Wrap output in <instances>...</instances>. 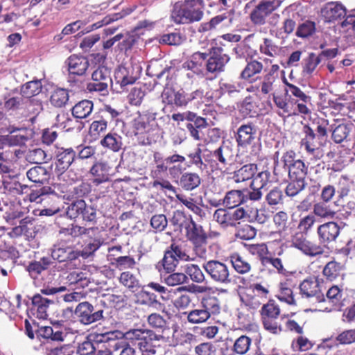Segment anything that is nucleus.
Here are the masks:
<instances>
[{
    "label": "nucleus",
    "instance_id": "nucleus-1",
    "mask_svg": "<svg viewBox=\"0 0 355 355\" xmlns=\"http://www.w3.org/2000/svg\"><path fill=\"white\" fill-rule=\"evenodd\" d=\"M205 53L196 52L192 55V60L188 63V69H193L195 67L194 61L199 60H206L205 68L208 73L218 74L225 70V65L230 61V56L225 53L224 49L220 46H213L209 49V57Z\"/></svg>",
    "mask_w": 355,
    "mask_h": 355
},
{
    "label": "nucleus",
    "instance_id": "nucleus-2",
    "mask_svg": "<svg viewBox=\"0 0 355 355\" xmlns=\"http://www.w3.org/2000/svg\"><path fill=\"white\" fill-rule=\"evenodd\" d=\"M203 0H184L182 9L174 10L171 17L177 24H187L200 21L203 16Z\"/></svg>",
    "mask_w": 355,
    "mask_h": 355
},
{
    "label": "nucleus",
    "instance_id": "nucleus-3",
    "mask_svg": "<svg viewBox=\"0 0 355 355\" xmlns=\"http://www.w3.org/2000/svg\"><path fill=\"white\" fill-rule=\"evenodd\" d=\"M125 337L130 340L137 342L139 349L143 352L151 354L156 353L154 341H157V334L150 329H134L128 331Z\"/></svg>",
    "mask_w": 355,
    "mask_h": 355
},
{
    "label": "nucleus",
    "instance_id": "nucleus-4",
    "mask_svg": "<svg viewBox=\"0 0 355 355\" xmlns=\"http://www.w3.org/2000/svg\"><path fill=\"white\" fill-rule=\"evenodd\" d=\"M202 268L215 283L227 285L232 283L229 266L224 262L218 260H209L205 262Z\"/></svg>",
    "mask_w": 355,
    "mask_h": 355
},
{
    "label": "nucleus",
    "instance_id": "nucleus-5",
    "mask_svg": "<svg viewBox=\"0 0 355 355\" xmlns=\"http://www.w3.org/2000/svg\"><path fill=\"white\" fill-rule=\"evenodd\" d=\"M247 211L243 207L236 209L218 208L213 215L214 220L223 228L234 227L239 220L246 218Z\"/></svg>",
    "mask_w": 355,
    "mask_h": 355
},
{
    "label": "nucleus",
    "instance_id": "nucleus-6",
    "mask_svg": "<svg viewBox=\"0 0 355 355\" xmlns=\"http://www.w3.org/2000/svg\"><path fill=\"white\" fill-rule=\"evenodd\" d=\"M280 0H265L261 1L250 12V18L256 26H262L266 23L268 16L280 6Z\"/></svg>",
    "mask_w": 355,
    "mask_h": 355
},
{
    "label": "nucleus",
    "instance_id": "nucleus-7",
    "mask_svg": "<svg viewBox=\"0 0 355 355\" xmlns=\"http://www.w3.org/2000/svg\"><path fill=\"white\" fill-rule=\"evenodd\" d=\"M141 67L137 64H130L120 66L115 71L114 79L121 89H125V87L132 85L140 77Z\"/></svg>",
    "mask_w": 355,
    "mask_h": 355
},
{
    "label": "nucleus",
    "instance_id": "nucleus-8",
    "mask_svg": "<svg viewBox=\"0 0 355 355\" xmlns=\"http://www.w3.org/2000/svg\"><path fill=\"white\" fill-rule=\"evenodd\" d=\"M103 310L96 309L88 302L79 303L75 309L78 320L84 325H89L103 318Z\"/></svg>",
    "mask_w": 355,
    "mask_h": 355
},
{
    "label": "nucleus",
    "instance_id": "nucleus-9",
    "mask_svg": "<svg viewBox=\"0 0 355 355\" xmlns=\"http://www.w3.org/2000/svg\"><path fill=\"white\" fill-rule=\"evenodd\" d=\"M191 227L187 232V236L193 245V250L199 257H204L207 253L206 245L207 236L201 225L191 221Z\"/></svg>",
    "mask_w": 355,
    "mask_h": 355
},
{
    "label": "nucleus",
    "instance_id": "nucleus-10",
    "mask_svg": "<svg viewBox=\"0 0 355 355\" xmlns=\"http://www.w3.org/2000/svg\"><path fill=\"white\" fill-rule=\"evenodd\" d=\"M55 172L62 175L71 165L76 157V152L71 147L55 146Z\"/></svg>",
    "mask_w": 355,
    "mask_h": 355
},
{
    "label": "nucleus",
    "instance_id": "nucleus-11",
    "mask_svg": "<svg viewBox=\"0 0 355 355\" xmlns=\"http://www.w3.org/2000/svg\"><path fill=\"white\" fill-rule=\"evenodd\" d=\"M81 255L82 252L74 250L72 247L65 244H55L51 248V259L53 261H58L59 263L66 262L65 266L71 264L73 261L76 260Z\"/></svg>",
    "mask_w": 355,
    "mask_h": 355
},
{
    "label": "nucleus",
    "instance_id": "nucleus-12",
    "mask_svg": "<svg viewBox=\"0 0 355 355\" xmlns=\"http://www.w3.org/2000/svg\"><path fill=\"white\" fill-rule=\"evenodd\" d=\"M291 246L300 250L304 254L315 257L322 252L321 248L306 239L305 233L296 232L291 237Z\"/></svg>",
    "mask_w": 355,
    "mask_h": 355
},
{
    "label": "nucleus",
    "instance_id": "nucleus-13",
    "mask_svg": "<svg viewBox=\"0 0 355 355\" xmlns=\"http://www.w3.org/2000/svg\"><path fill=\"white\" fill-rule=\"evenodd\" d=\"M92 83L88 85L90 91L105 92L108 85L112 83L110 70L105 66H99L92 75Z\"/></svg>",
    "mask_w": 355,
    "mask_h": 355
},
{
    "label": "nucleus",
    "instance_id": "nucleus-14",
    "mask_svg": "<svg viewBox=\"0 0 355 355\" xmlns=\"http://www.w3.org/2000/svg\"><path fill=\"white\" fill-rule=\"evenodd\" d=\"M211 154L217 168L223 173H229L227 166L234 162L233 149L227 145H221Z\"/></svg>",
    "mask_w": 355,
    "mask_h": 355
},
{
    "label": "nucleus",
    "instance_id": "nucleus-15",
    "mask_svg": "<svg viewBox=\"0 0 355 355\" xmlns=\"http://www.w3.org/2000/svg\"><path fill=\"white\" fill-rule=\"evenodd\" d=\"M300 294L303 297L315 298L318 302H323L324 297L321 292L320 283L316 277H312L304 279L300 285Z\"/></svg>",
    "mask_w": 355,
    "mask_h": 355
},
{
    "label": "nucleus",
    "instance_id": "nucleus-16",
    "mask_svg": "<svg viewBox=\"0 0 355 355\" xmlns=\"http://www.w3.org/2000/svg\"><path fill=\"white\" fill-rule=\"evenodd\" d=\"M257 127L252 123L242 124L238 129L236 141L239 146L245 147L250 145L257 137Z\"/></svg>",
    "mask_w": 355,
    "mask_h": 355
},
{
    "label": "nucleus",
    "instance_id": "nucleus-17",
    "mask_svg": "<svg viewBox=\"0 0 355 355\" xmlns=\"http://www.w3.org/2000/svg\"><path fill=\"white\" fill-rule=\"evenodd\" d=\"M114 332L96 334L94 341H96L98 346L96 348L94 355H112L111 346L114 345L115 338Z\"/></svg>",
    "mask_w": 355,
    "mask_h": 355
},
{
    "label": "nucleus",
    "instance_id": "nucleus-18",
    "mask_svg": "<svg viewBox=\"0 0 355 355\" xmlns=\"http://www.w3.org/2000/svg\"><path fill=\"white\" fill-rule=\"evenodd\" d=\"M70 73L82 76L89 67V62L85 57L71 55L66 61Z\"/></svg>",
    "mask_w": 355,
    "mask_h": 355
},
{
    "label": "nucleus",
    "instance_id": "nucleus-19",
    "mask_svg": "<svg viewBox=\"0 0 355 355\" xmlns=\"http://www.w3.org/2000/svg\"><path fill=\"white\" fill-rule=\"evenodd\" d=\"M273 101L279 108L278 115L282 117L291 116L297 114L295 108L293 107V102L287 96L273 95Z\"/></svg>",
    "mask_w": 355,
    "mask_h": 355
},
{
    "label": "nucleus",
    "instance_id": "nucleus-20",
    "mask_svg": "<svg viewBox=\"0 0 355 355\" xmlns=\"http://www.w3.org/2000/svg\"><path fill=\"white\" fill-rule=\"evenodd\" d=\"M53 304V300L43 297L41 294H35L32 297L33 311L39 319H46L48 317V309L50 304Z\"/></svg>",
    "mask_w": 355,
    "mask_h": 355
},
{
    "label": "nucleus",
    "instance_id": "nucleus-21",
    "mask_svg": "<svg viewBox=\"0 0 355 355\" xmlns=\"http://www.w3.org/2000/svg\"><path fill=\"white\" fill-rule=\"evenodd\" d=\"M186 159L184 156L173 154L165 158V162L168 167V173L173 178H178L183 174L185 167L183 166Z\"/></svg>",
    "mask_w": 355,
    "mask_h": 355
},
{
    "label": "nucleus",
    "instance_id": "nucleus-22",
    "mask_svg": "<svg viewBox=\"0 0 355 355\" xmlns=\"http://www.w3.org/2000/svg\"><path fill=\"white\" fill-rule=\"evenodd\" d=\"M53 263L50 257H43L39 261L30 262L26 270L32 278L37 279L43 271L47 270Z\"/></svg>",
    "mask_w": 355,
    "mask_h": 355
},
{
    "label": "nucleus",
    "instance_id": "nucleus-23",
    "mask_svg": "<svg viewBox=\"0 0 355 355\" xmlns=\"http://www.w3.org/2000/svg\"><path fill=\"white\" fill-rule=\"evenodd\" d=\"M304 137L301 140L302 146H304L306 150L310 153H313L318 149V137L314 130L309 125H304L302 129Z\"/></svg>",
    "mask_w": 355,
    "mask_h": 355
},
{
    "label": "nucleus",
    "instance_id": "nucleus-24",
    "mask_svg": "<svg viewBox=\"0 0 355 355\" xmlns=\"http://www.w3.org/2000/svg\"><path fill=\"white\" fill-rule=\"evenodd\" d=\"M178 184L184 190L191 191L200 185L201 178L196 173L186 172L182 174Z\"/></svg>",
    "mask_w": 355,
    "mask_h": 355
},
{
    "label": "nucleus",
    "instance_id": "nucleus-25",
    "mask_svg": "<svg viewBox=\"0 0 355 355\" xmlns=\"http://www.w3.org/2000/svg\"><path fill=\"white\" fill-rule=\"evenodd\" d=\"M350 150L344 145L334 146V171H341L350 159Z\"/></svg>",
    "mask_w": 355,
    "mask_h": 355
},
{
    "label": "nucleus",
    "instance_id": "nucleus-26",
    "mask_svg": "<svg viewBox=\"0 0 355 355\" xmlns=\"http://www.w3.org/2000/svg\"><path fill=\"white\" fill-rule=\"evenodd\" d=\"M26 176L31 182L43 184L48 182L51 178V173L45 167L35 166L26 172Z\"/></svg>",
    "mask_w": 355,
    "mask_h": 355
},
{
    "label": "nucleus",
    "instance_id": "nucleus-27",
    "mask_svg": "<svg viewBox=\"0 0 355 355\" xmlns=\"http://www.w3.org/2000/svg\"><path fill=\"white\" fill-rule=\"evenodd\" d=\"M56 329L55 327L54 329L50 326H41L37 327L35 333L39 338H42L54 341H62L64 338L66 337V334Z\"/></svg>",
    "mask_w": 355,
    "mask_h": 355
},
{
    "label": "nucleus",
    "instance_id": "nucleus-28",
    "mask_svg": "<svg viewBox=\"0 0 355 355\" xmlns=\"http://www.w3.org/2000/svg\"><path fill=\"white\" fill-rule=\"evenodd\" d=\"M100 144L113 152H119L123 147L122 137L116 132H110L104 135Z\"/></svg>",
    "mask_w": 355,
    "mask_h": 355
},
{
    "label": "nucleus",
    "instance_id": "nucleus-29",
    "mask_svg": "<svg viewBox=\"0 0 355 355\" xmlns=\"http://www.w3.org/2000/svg\"><path fill=\"white\" fill-rule=\"evenodd\" d=\"M66 279L69 285L74 286L76 288H84L90 283L88 273L83 271H72L68 274Z\"/></svg>",
    "mask_w": 355,
    "mask_h": 355
},
{
    "label": "nucleus",
    "instance_id": "nucleus-30",
    "mask_svg": "<svg viewBox=\"0 0 355 355\" xmlns=\"http://www.w3.org/2000/svg\"><path fill=\"white\" fill-rule=\"evenodd\" d=\"M94 104L89 100H83L77 103L71 109L74 118L83 119L89 116L93 110Z\"/></svg>",
    "mask_w": 355,
    "mask_h": 355
},
{
    "label": "nucleus",
    "instance_id": "nucleus-31",
    "mask_svg": "<svg viewBox=\"0 0 355 355\" xmlns=\"http://www.w3.org/2000/svg\"><path fill=\"white\" fill-rule=\"evenodd\" d=\"M257 171V165L254 164H248L243 166L239 169L235 171L232 177V180L240 183L252 178Z\"/></svg>",
    "mask_w": 355,
    "mask_h": 355
},
{
    "label": "nucleus",
    "instance_id": "nucleus-32",
    "mask_svg": "<svg viewBox=\"0 0 355 355\" xmlns=\"http://www.w3.org/2000/svg\"><path fill=\"white\" fill-rule=\"evenodd\" d=\"M243 202H248V201H245L243 192L241 190H231L226 193L223 198V204L231 209H234Z\"/></svg>",
    "mask_w": 355,
    "mask_h": 355
},
{
    "label": "nucleus",
    "instance_id": "nucleus-33",
    "mask_svg": "<svg viewBox=\"0 0 355 355\" xmlns=\"http://www.w3.org/2000/svg\"><path fill=\"white\" fill-rule=\"evenodd\" d=\"M200 307H202L206 311L207 315H216L220 313V300L214 296H207L202 297L200 302Z\"/></svg>",
    "mask_w": 355,
    "mask_h": 355
},
{
    "label": "nucleus",
    "instance_id": "nucleus-34",
    "mask_svg": "<svg viewBox=\"0 0 355 355\" xmlns=\"http://www.w3.org/2000/svg\"><path fill=\"white\" fill-rule=\"evenodd\" d=\"M94 176L93 183L98 185L109 180V174L107 165L104 163H96L90 169Z\"/></svg>",
    "mask_w": 355,
    "mask_h": 355
},
{
    "label": "nucleus",
    "instance_id": "nucleus-35",
    "mask_svg": "<svg viewBox=\"0 0 355 355\" xmlns=\"http://www.w3.org/2000/svg\"><path fill=\"white\" fill-rule=\"evenodd\" d=\"M279 292L277 295L278 300L289 305H296V300L291 285L288 282H282L279 284Z\"/></svg>",
    "mask_w": 355,
    "mask_h": 355
},
{
    "label": "nucleus",
    "instance_id": "nucleus-36",
    "mask_svg": "<svg viewBox=\"0 0 355 355\" xmlns=\"http://www.w3.org/2000/svg\"><path fill=\"white\" fill-rule=\"evenodd\" d=\"M334 311H342L343 308L347 307L350 304V297L347 290L339 288L334 285Z\"/></svg>",
    "mask_w": 355,
    "mask_h": 355
},
{
    "label": "nucleus",
    "instance_id": "nucleus-37",
    "mask_svg": "<svg viewBox=\"0 0 355 355\" xmlns=\"http://www.w3.org/2000/svg\"><path fill=\"white\" fill-rule=\"evenodd\" d=\"M287 171L290 180H300L305 181L307 174V168L304 163L300 159H297Z\"/></svg>",
    "mask_w": 355,
    "mask_h": 355
},
{
    "label": "nucleus",
    "instance_id": "nucleus-38",
    "mask_svg": "<svg viewBox=\"0 0 355 355\" xmlns=\"http://www.w3.org/2000/svg\"><path fill=\"white\" fill-rule=\"evenodd\" d=\"M333 222L329 221L320 225L318 228L320 242L327 248H330L329 245L333 241Z\"/></svg>",
    "mask_w": 355,
    "mask_h": 355
},
{
    "label": "nucleus",
    "instance_id": "nucleus-39",
    "mask_svg": "<svg viewBox=\"0 0 355 355\" xmlns=\"http://www.w3.org/2000/svg\"><path fill=\"white\" fill-rule=\"evenodd\" d=\"M231 263L234 270L240 274H245L251 270L250 263L241 255L234 253L230 257Z\"/></svg>",
    "mask_w": 355,
    "mask_h": 355
},
{
    "label": "nucleus",
    "instance_id": "nucleus-40",
    "mask_svg": "<svg viewBox=\"0 0 355 355\" xmlns=\"http://www.w3.org/2000/svg\"><path fill=\"white\" fill-rule=\"evenodd\" d=\"M184 273L192 282L202 284L206 282V278L200 267L196 264H187L184 267Z\"/></svg>",
    "mask_w": 355,
    "mask_h": 355
},
{
    "label": "nucleus",
    "instance_id": "nucleus-41",
    "mask_svg": "<svg viewBox=\"0 0 355 355\" xmlns=\"http://www.w3.org/2000/svg\"><path fill=\"white\" fill-rule=\"evenodd\" d=\"M107 128V121L101 118L94 121L89 126V134L91 137L97 139L104 135Z\"/></svg>",
    "mask_w": 355,
    "mask_h": 355
},
{
    "label": "nucleus",
    "instance_id": "nucleus-42",
    "mask_svg": "<svg viewBox=\"0 0 355 355\" xmlns=\"http://www.w3.org/2000/svg\"><path fill=\"white\" fill-rule=\"evenodd\" d=\"M184 314L187 315V321L193 324L204 323L210 318V317L207 315L206 311L200 306L198 309L184 312Z\"/></svg>",
    "mask_w": 355,
    "mask_h": 355
},
{
    "label": "nucleus",
    "instance_id": "nucleus-43",
    "mask_svg": "<svg viewBox=\"0 0 355 355\" xmlns=\"http://www.w3.org/2000/svg\"><path fill=\"white\" fill-rule=\"evenodd\" d=\"M315 32V23L310 20H306L298 25L295 35L298 37L307 39L313 36Z\"/></svg>",
    "mask_w": 355,
    "mask_h": 355
},
{
    "label": "nucleus",
    "instance_id": "nucleus-44",
    "mask_svg": "<svg viewBox=\"0 0 355 355\" xmlns=\"http://www.w3.org/2000/svg\"><path fill=\"white\" fill-rule=\"evenodd\" d=\"M112 355H137L136 350L127 342L115 338L114 345L111 346Z\"/></svg>",
    "mask_w": 355,
    "mask_h": 355
},
{
    "label": "nucleus",
    "instance_id": "nucleus-45",
    "mask_svg": "<svg viewBox=\"0 0 355 355\" xmlns=\"http://www.w3.org/2000/svg\"><path fill=\"white\" fill-rule=\"evenodd\" d=\"M156 117L155 113H144L134 120V127L137 130V133H143L148 127L150 120H155Z\"/></svg>",
    "mask_w": 355,
    "mask_h": 355
},
{
    "label": "nucleus",
    "instance_id": "nucleus-46",
    "mask_svg": "<svg viewBox=\"0 0 355 355\" xmlns=\"http://www.w3.org/2000/svg\"><path fill=\"white\" fill-rule=\"evenodd\" d=\"M96 334H91L89 336L87 340H85L82 343L79 344L77 348V354L79 355H91L92 354H94L96 351V348L99 347L98 343L96 341H94L92 339H94V337Z\"/></svg>",
    "mask_w": 355,
    "mask_h": 355
},
{
    "label": "nucleus",
    "instance_id": "nucleus-47",
    "mask_svg": "<svg viewBox=\"0 0 355 355\" xmlns=\"http://www.w3.org/2000/svg\"><path fill=\"white\" fill-rule=\"evenodd\" d=\"M69 101V93L65 89L58 88L55 89L51 96V103L56 107H62Z\"/></svg>",
    "mask_w": 355,
    "mask_h": 355
},
{
    "label": "nucleus",
    "instance_id": "nucleus-48",
    "mask_svg": "<svg viewBox=\"0 0 355 355\" xmlns=\"http://www.w3.org/2000/svg\"><path fill=\"white\" fill-rule=\"evenodd\" d=\"M164 283L169 286H176L187 284L189 277L184 272H170L164 277Z\"/></svg>",
    "mask_w": 355,
    "mask_h": 355
},
{
    "label": "nucleus",
    "instance_id": "nucleus-49",
    "mask_svg": "<svg viewBox=\"0 0 355 355\" xmlns=\"http://www.w3.org/2000/svg\"><path fill=\"white\" fill-rule=\"evenodd\" d=\"M349 132L347 124L334 119V143L340 144L345 141Z\"/></svg>",
    "mask_w": 355,
    "mask_h": 355
},
{
    "label": "nucleus",
    "instance_id": "nucleus-50",
    "mask_svg": "<svg viewBox=\"0 0 355 355\" xmlns=\"http://www.w3.org/2000/svg\"><path fill=\"white\" fill-rule=\"evenodd\" d=\"M270 173L268 171L259 173L257 175L253 178L250 187L259 188L265 191H267L268 185L270 184Z\"/></svg>",
    "mask_w": 355,
    "mask_h": 355
},
{
    "label": "nucleus",
    "instance_id": "nucleus-51",
    "mask_svg": "<svg viewBox=\"0 0 355 355\" xmlns=\"http://www.w3.org/2000/svg\"><path fill=\"white\" fill-rule=\"evenodd\" d=\"M313 212L317 216L324 219L333 218V208L331 203L320 202L313 207Z\"/></svg>",
    "mask_w": 355,
    "mask_h": 355
},
{
    "label": "nucleus",
    "instance_id": "nucleus-52",
    "mask_svg": "<svg viewBox=\"0 0 355 355\" xmlns=\"http://www.w3.org/2000/svg\"><path fill=\"white\" fill-rule=\"evenodd\" d=\"M42 83L40 80H33L22 85L21 92L26 98L35 96L42 91Z\"/></svg>",
    "mask_w": 355,
    "mask_h": 355
},
{
    "label": "nucleus",
    "instance_id": "nucleus-53",
    "mask_svg": "<svg viewBox=\"0 0 355 355\" xmlns=\"http://www.w3.org/2000/svg\"><path fill=\"white\" fill-rule=\"evenodd\" d=\"M263 69L261 62L257 60H252L247 64L241 73V78L248 80L257 73H259Z\"/></svg>",
    "mask_w": 355,
    "mask_h": 355
},
{
    "label": "nucleus",
    "instance_id": "nucleus-54",
    "mask_svg": "<svg viewBox=\"0 0 355 355\" xmlns=\"http://www.w3.org/2000/svg\"><path fill=\"white\" fill-rule=\"evenodd\" d=\"M251 338L247 336H241L238 338L234 344V351L239 354H245L248 352L251 345Z\"/></svg>",
    "mask_w": 355,
    "mask_h": 355
},
{
    "label": "nucleus",
    "instance_id": "nucleus-55",
    "mask_svg": "<svg viewBox=\"0 0 355 355\" xmlns=\"http://www.w3.org/2000/svg\"><path fill=\"white\" fill-rule=\"evenodd\" d=\"M161 334H157V341L162 340L170 344H174V336L177 332V327L173 326L172 328L165 324L164 327H161Z\"/></svg>",
    "mask_w": 355,
    "mask_h": 355
},
{
    "label": "nucleus",
    "instance_id": "nucleus-56",
    "mask_svg": "<svg viewBox=\"0 0 355 355\" xmlns=\"http://www.w3.org/2000/svg\"><path fill=\"white\" fill-rule=\"evenodd\" d=\"M119 282L123 286L132 290H137L139 287V282L130 272H123L119 277Z\"/></svg>",
    "mask_w": 355,
    "mask_h": 355
},
{
    "label": "nucleus",
    "instance_id": "nucleus-57",
    "mask_svg": "<svg viewBox=\"0 0 355 355\" xmlns=\"http://www.w3.org/2000/svg\"><path fill=\"white\" fill-rule=\"evenodd\" d=\"M162 263L163 268L166 271V272L170 273L175 271V268H177L179 263V261L167 250L164 253V257L162 260Z\"/></svg>",
    "mask_w": 355,
    "mask_h": 355
},
{
    "label": "nucleus",
    "instance_id": "nucleus-58",
    "mask_svg": "<svg viewBox=\"0 0 355 355\" xmlns=\"http://www.w3.org/2000/svg\"><path fill=\"white\" fill-rule=\"evenodd\" d=\"M320 62V59L315 53H309L308 57L303 60V73L311 74Z\"/></svg>",
    "mask_w": 355,
    "mask_h": 355
},
{
    "label": "nucleus",
    "instance_id": "nucleus-59",
    "mask_svg": "<svg viewBox=\"0 0 355 355\" xmlns=\"http://www.w3.org/2000/svg\"><path fill=\"white\" fill-rule=\"evenodd\" d=\"M283 191L278 187L271 189L266 196V200L270 206L283 203Z\"/></svg>",
    "mask_w": 355,
    "mask_h": 355
},
{
    "label": "nucleus",
    "instance_id": "nucleus-60",
    "mask_svg": "<svg viewBox=\"0 0 355 355\" xmlns=\"http://www.w3.org/2000/svg\"><path fill=\"white\" fill-rule=\"evenodd\" d=\"M291 182L287 185L285 192L288 196L293 197L302 191L306 186L304 180H290Z\"/></svg>",
    "mask_w": 355,
    "mask_h": 355
},
{
    "label": "nucleus",
    "instance_id": "nucleus-61",
    "mask_svg": "<svg viewBox=\"0 0 355 355\" xmlns=\"http://www.w3.org/2000/svg\"><path fill=\"white\" fill-rule=\"evenodd\" d=\"M114 264L120 270L132 269L136 265L135 259L130 256H121L114 259Z\"/></svg>",
    "mask_w": 355,
    "mask_h": 355
},
{
    "label": "nucleus",
    "instance_id": "nucleus-62",
    "mask_svg": "<svg viewBox=\"0 0 355 355\" xmlns=\"http://www.w3.org/2000/svg\"><path fill=\"white\" fill-rule=\"evenodd\" d=\"M247 211L246 217L254 218L257 222L263 224L268 219V216L265 213V210L259 209L257 207H251L245 209Z\"/></svg>",
    "mask_w": 355,
    "mask_h": 355
},
{
    "label": "nucleus",
    "instance_id": "nucleus-63",
    "mask_svg": "<svg viewBox=\"0 0 355 355\" xmlns=\"http://www.w3.org/2000/svg\"><path fill=\"white\" fill-rule=\"evenodd\" d=\"M280 314V309L279 306L273 302H268L264 304L261 309L262 318L264 320L266 318H277Z\"/></svg>",
    "mask_w": 355,
    "mask_h": 355
},
{
    "label": "nucleus",
    "instance_id": "nucleus-64",
    "mask_svg": "<svg viewBox=\"0 0 355 355\" xmlns=\"http://www.w3.org/2000/svg\"><path fill=\"white\" fill-rule=\"evenodd\" d=\"M85 201L79 200L71 203L67 208V214L70 218H76L81 216L85 209Z\"/></svg>",
    "mask_w": 355,
    "mask_h": 355
}]
</instances>
